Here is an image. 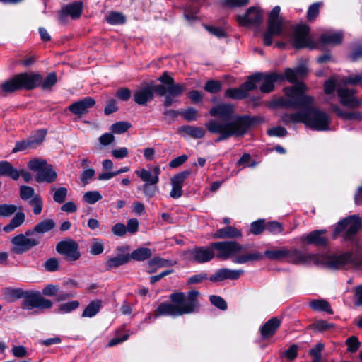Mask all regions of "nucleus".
Masks as SVG:
<instances>
[{
    "label": "nucleus",
    "mask_w": 362,
    "mask_h": 362,
    "mask_svg": "<svg viewBox=\"0 0 362 362\" xmlns=\"http://www.w3.org/2000/svg\"><path fill=\"white\" fill-rule=\"evenodd\" d=\"M242 235L241 231L233 226H226L216 230L214 238L226 239L236 238Z\"/></svg>",
    "instance_id": "28"
},
{
    "label": "nucleus",
    "mask_w": 362,
    "mask_h": 362,
    "mask_svg": "<svg viewBox=\"0 0 362 362\" xmlns=\"http://www.w3.org/2000/svg\"><path fill=\"white\" fill-rule=\"evenodd\" d=\"M286 259L296 264H315L332 269H339L350 265L356 269L362 270V254L353 255L351 252H345L339 255L320 256L305 253L297 249H287Z\"/></svg>",
    "instance_id": "2"
},
{
    "label": "nucleus",
    "mask_w": 362,
    "mask_h": 362,
    "mask_svg": "<svg viewBox=\"0 0 362 362\" xmlns=\"http://www.w3.org/2000/svg\"><path fill=\"white\" fill-rule=\"evenodd\" d=\"M152 255V252L148 247H139L132 251L129 255L130 259H132L136 261H144L149 259Z\"/></svg>",
    "instance_id": "31"
},
{
    "label": "nucleus",
    "mask_w": 362,
    "mask_h": 362,
    "mask_svg": "<svg viewBox=\"0 0 362 362\" xmlns=\"http://www.w3.org/2000/svg\"><path fill=\"white\" fill-rule=\"evenodd\" d=\"M101 307L102 301L100 300H93L86 306L81 316L83 317H92L100 311Z\"/></svg>",
    "instance_id": "33"
},
{
    "label": "nucleus",
    "mask_w": 362,
    "mask_h": 362,
    "mask_svg": "<svg viewBox=\"0 0 362 362\" xmlns=\"http://www.w3.org/2000/svg\"><path fill=\"white\" fill-rule=\"evenodd\" d=\"M321 3L316 2L311 4L307 12V19L308 21H314L319 14Z\"/></svg>",
    "instance_id": "54"
},
{
    "label": "nucleus",
    "mask_w": 362,
    "mask_h": 362,
    "mask_svg": "<svg viewBox=\"0 0 362 362\" xmlns=\"http://www.w3.org/2000/svg\"><path fill=\"white\" fill-rule=\"evenodd\" d=\"M80 305V303L78 300H72L68 303L61 304L59 306L58 311L60 313H69L76 309Z\"/></svg>",
    "instance_id": "49"
},
{
    "label": "nucleus",
    "mask_w": 362,
    "mask_h": 362,
    "mask_svg": "<svg viewBox=\"0 0 362 362\" xmlns=\"http://www.w3.org/2000/svg\"><path fill=\"white\" fill-rule=\"evenodd\" d=\"M154 87L146 86L136 90L134 93V100L139 105H146L154 97Z\"/></svg>",
    "instance_id": "23"
},
{
    "label": "nucleus",
    "mask_w": 362,
    "mask_h": 362,
    "mask_svg": "<svg viewBox=\"0 0 362 362\" xmlns=\"http://www.w3.org/2000/svg\"><path fill=\"white\" fill-rule=\"evenodd\" d=\"M7 290V293L11 296L16 299L23 298L21 308L24 310H30L34 308L49 309L53 305L52 300L44 298L40 291H24L19 288H8Z\"/></svg>",
    "instance_id": "8"
},
{
    "label": "nucleus",
    "mask_w": 362,
    "mask_h": 362,
    "mask_svg": "<svg viewBox=\"0 0 362 362\" xmlns=\"http://www.w3.org/2000/svg\"><path fill=\"white\" fill-rule=\"evenodd\" d=\"M281 121L286 125L303 123L313 130L326 131L329 129L331 118L325 111L313 107L312 103L305 106L303 110L282 114Z\"/></svg>",
    "instance_id": "4"
},
{
    "label": "nucleus",
    "mask_w": 362,
    "mask_h": 362,
    "mask_svg": "<svg viewBox=\"0 0 362 362\" xmlns=\"http://www.w3.org/2000/svg\"><path fill=\"white\" fill-rule=\"evenodd\" d=\"M310 28L306 25H298L296 27L292 37L291 42L294 47L297 49L317 47L316 42L313 41L308 35Z\"/></svg>",
    "instance_id": "13"
},
{
    "label": "nucleus",
    "mask_w": 362,
    "mask_h": 362,
    "mask_svg": "<svg viewBox=\"0 0 362 362\" xmlns=\"http://www.w3.org/2000/svg\"><path fill=\"white\" fill-rule=\"evenodd\" d=\"M344 81L345 83L354 85V86L362 85V75L361 74L349 75L344 78Z\"/></svg>",
    "instance_id": "64"
},
{
    "label": "nucleus",
    "mask_w": 362,
    "mask_h": 362,
    "mask_svg": "<svg viewBox=\"0 0 362 362\" xmlns=\"http://www.w3.org/2000/svg\"><path fill=\"white\" fill-rule=\"evenodd\" d=\"M263 256L259 252H253L247 255L235 256L233 258V262L235 264H245L250 261H258L262 259Z\"/></svg>",
    "instance_id": "34"
},
{
    "label": "nucleus",
    "mask_w": 362,
    "mask_h": 362,
    "mask_svg": "<svg viewBox=\"0 0 362 362\" xmlns=\"http://www.w3.org/2000/svg\"><path fill=\"white\" fill-rule=\"evenodd\" d=\"M222 83L219 81L209 80L204 85V90L210 93H217L221 91Z\"/></svg>",
    "instance_id": "47"
},
{
    "label": "nucleus",
    "mask_w": 362,
    "mask_h": 362,
    "mask_svg": "<svg viewBox=\"0 0 362 362\" xmlns=\"http://www.w3.org/2000/svg\"><path fill=\"white\" fill-rule=\"evenodd\" d=\"M136 174L141 178V180L146 183L150 185H156L158 182L159 178L157 176H153V173L144 168L141 170H136Z\"/></svg>",
    "instance_id": "36"
},
{
    "label": "nucleus",
    "mask_w": 362,
    "mask_h": 362,
    "mask_svg": "<svg viewBox=\"0 0 362 362\" xmlns=\"http://www.w3.org/2000/svg\"><path fill=\"white\" fill-rule=\"evenodd\" d=\"M238 21L243 26H259L262 22V13L257 8L250 7L245 15L238 16Z\"/></svg>",
    "instance_id": "18"
},
{
    "label": "nucleus",
    "mask_w": 362,
    "mask_h": 362,
    "mask_svg": "<svg viewBox=\"0 0 362 362\" xmlns=\"http://www.w3.org/2000/svg\"><path fill=\"white\" fill-rule=\"evenodd\" d=\"M101 199L102 195L98 191H88L83 195V200L89 204H94Z\"/></svg>",
    "instance_id": "51"
},
{
    "label": "nucleus",
    "mask_w": 362,
    "mask_h": 362,
    "mask_svg": "<svg viewBox=\"0 0 362 362\" xmlns=\"http://www.w3.org/2000/svg\"><path fill=\"white\" fill-rule=\"evenodd\" d=\"M211 303L221 310H226L228 308L226 300L218 296H211L209 298Z\"/></svg>",
    "instance_id": "58"
},
{
    "label": "nucleus",
    "mask_w": 362,
    "mask_h": 362,
    "mask_svg": "<svg viewBox=\"0 0 362 362\" xmlns=\"http://www.w3.org/2000/svg\"><path fill=\"white\" fill-rule=\"evenodd\" d=\"M56 226L53 219H45L31 228L19 233L11 239L10 251L14 255H23L38 246L42 235L52 230Z\"/></svg>",
    "instance_id": "5"
},
{
    "label": "nucleus",
    "mask_w": 362,
    "mask_h": 362,
    "mask_svg": "<svg viewBox=\"0 0 362 362\" xmlns=\"http://www.w3.org/2000/svg\"><path fill=\"white\" fill-rule=\"evenodd\" d=\"M28 203L33 207V212L34 214L39 215L42 212L43 200L39 194L29 200Z\"/></svg>",
    "instance_id": "44"
},
{
    "label": "nucleus",
    "mask_w": 362,
    "mask_h": 362,
    "mask_svg": "<svg viewBox=\"0 0 362 362\" xmlns=\"http://www.w3.org/2000/svg\"><path fill=\"white\" fill-rule=\"evenodd\" d=\"M28 166L31 170L37 173L35 177L37 182L52 183L57 178V172L45 160H31L28 162Z\"/></svg>",
    "instance_id": "9"
},
{
    "label": "nucleus",
    "mask_w": 362,
    "mask_h": 362,
    "mask_svg": "<svg viewBox=\"0 0 362 362\" xmlns=\"http://www.w3.org/2000/svg\"><path fill=\"white\" fill-rule=\"evenodd\" d=\"M280 7L276 6L269 13L268 19V27L264 33V44L270 46L273 42V37L281 34L283 30V23L279 19Z\"/></svg>",
    "instance_id": "12"
},
{
    "label": "nucleus",
    "mask_w": 362,
    "mask_h": 362,
    "mask_svg": "<svg viewBox=\"0 0 362 362\" xmlns=\"http://www.w3.org/2000/svg\"><path fill=\"white\" fill-rule=\"evenodd\" d=\"M225 96L234 100H241L247 96L245 90L241 86L235 88H228L225 92Z\"/></svg>",
    "instance_id": "42"
},
{
    "label": "nucleus",
    "mask_w": 362,
    "mask_h": 362,
    "mask_svg": "<svg viewBox=\"0 0 362 362\" xmlns=\"http://www.w3.org/2000/svg\"><path fill=\"white\" fill-rule=\"evenodd\" d=\"M95 104V100L93 98L86 97L71 104L68 107V110L75 115L81 116L86 114Z\"/></svg>",
    "instance_id": "21"
},
{
    "label": "nucleus",
    "mask_w": 362,
    "mask_h": 362,
    "mask_svg": "<svg viewBox=\"0 0 362 362\" xmlns=\"http://www.w3.org/2000/svg\"><path fill=\"white\" fill-rule=\"evenodd\" d=\"M57 76L56 73L51 72L48 74L45 79H43L42 76L41 75V81L39 86H41V88L43 90H50L57 83Z\"/></svg>",
    "instance_id": "40"
},
{
    "label": "nucleus",
    "mask_w": 362,
    "mask_h": 362,
    "mask_svg": "<svg viewBox=\"0 0 362 362\" xmlns=\"http://www.w3.org/2000/svg\"><path fill=\"white\" fill-rule=\"evenodd\" d=\"M83 9V4L80 1H74L62 8L59 12V21L64 23L68 16L72 18H78L81 16Z\"/></svg>",
    "instance_id": "20"
},
{
    "label": "nucleus",
    "mask_w": 362,
    "mask_h": 362,
    "mask_svg": "<svg viewBox=\"0 0 362 362\" xmlns=\"http://www.w3.org/2000/svg\"><path fill=\"white\" fill-rule=\"evenodd\" d=\"M346 344L348 346V351L351 353L356 352L360 346V342L355 336L349 337L346 341Z\"/></svg>",
    "instance_id": "61"
},
{
    "label": "nucleus",
    "mask_w": 362,
    "mask_h": 362,
    "mask_svg": "<svg viewBox=\"0 0 362 362\" xmlns=\"http://www.w3.org/2000/svg\"><path fill=\"white\" fill-rule=\"evenodd\" d=\"M327 230H315L308 234L303 235L301 241L308 245H313L316 247H325L328 243V239L324 236Z\"/></svg>",
    "instance_id": "19"
},
{
    "label": "nucleus",
    "mask_w": 362,
    "mask_h": 362,
    "mask_svg": "<svg viewBox=\"0 0 362 362\" xmlns=\"http://www.w3.org/2000/svg\"><path fill=\"white\" fill-rule=\"evenodd\" d=\"M191 170H186L175 175L170 180L172 185L178 186L182 188L184 181L190 175Z\"/></svg>",
    "instance_id": "43"
},
{
    "label": "nucleus",
    "mask_w": 362,
    "mask_h": 362,
    "mask_svg": "<svg viewBox=\"0 0 362 362\" xmlns=\"http://www.w3.org/2000/svg\"><path fill=\"white\" fill-rule=\"evenodd\" d=\"M130 260L129 254H122L118 255L116 257H111L107 259L106 262L107 269L110 270L112 269H115L122 266L123 264H127Z\"/></svg>",
    "instance_id": "29"
},
{
    "label": "nucleus",
    "mask_w": 362,
    "mask_h": 362,
    "mask_svg": "<svg viewBox=\"0 0 362 362\" xmlns=\"http://www.w3.org/2000/svg\"><path fill=\"white\" fill-rule=\"evenodd\" d=\"M287 254V249L286 247L274 248L267 250L264 252V255L272 260H281L286 259Z\"/></svg>",
    "instance_id": "35"
},
{
    "label": "nucleus",
    "mask_w": 362,
    "mask_h": 362,
    "mask_svg": "<svg viewBox=\"0 0 362 362\" xmlns=\"http://www.w3.org/2000/svg\"><path fill=\"white\" fill-rule=\"evenodd\" d=\"M330 109L335 112L337 116L346 120L362 121V113L358 111L346 112L342 110L338 105L330 104Z\"/></svg>",
    "instance_id": "25"
},
{
    "label": "nucleus",
    "mask_w": 362,
    "mask_h": 362,
    "mask_svg": "<svg viewBox=\"0 0 362 362\" xmlns=\"http://www.w3.org/2000/svg\"><path fill=\"white\" fill-rule=\"evenodd\" d=\"M95 174L93 168L84 170L80 175V179L83 185H87Z\"/></svg>",
    "instance_id": "62"
},
{
    "label": "nucleus",
    "mask_w": 362,
    "mask_h": 362,
    "mask_svg": "<svg viewBox=\"0 0 362 362\" xmlns=\"http://www.w3.org/2000/svg\"><path fill=\"white\" fill-rule=\"evenodd\" d=\"M35 148L33 141L30 140V139H27L25 140H22L21 141H18L16 144L15 147L12 150V153H15L18 151H22L24 150H26L28 148Z\"/></svg>",
    "instance_id": "52"
},
{
    "label": "nucleus",
    "mask_w": 362,
    "mask_h": 362,
    "mask_svg": "<svg viewBox=\"0 0 362 362\" xmlns=\"http://www.w3.org/2000/svg\"><path fill=\"white\" fill-rule=\"evenodd\" d=\"M131 127V124L128 122H117L112 124L111 131L117 134L126 132Z\"/></svg>",
    "instance_id": "46"
},
{
    "label": "nucleus",
    "mask_w": 362,
    "mask_h": 362,
    "mask_svg": "<svg viewBox=\"0 0 362 362\" xmlns=\"http://www.w3.org/2000/svg\"><path fill=\"white\" fill-rule=\"evenodd\" d=\"M211 245L218 252L216 257L221 259H228L243 250V246L235 241L215 242Z\"/></svg>",
    "instance_id": "14"
},
{
    "label": "nucleus",
    "mask_w": 362,
    "mask_h": 362,
    "mask_svg": "<svg viewBox=\"0 0 362 362\" xmlns=\"http://www.w3.org/2000/svg\"><path fill=\"white\" fill-rule=\"evenodd\" d=\"M18 207L14 204H0V216L9 217L15 214Z\"/></svg>",
    "instance_id": "50"
},
{
    "label": "nucleus",
    "mask_w": 362,
    "mask_h": 362,
    "mask_svg": "<svg viewBox=\"0 0 362 362\" xmlns=\"http://www.w3.org/2000/svg\"><path fill=\"white\" fill-rule=\"evenodd\" d=\"M37 195L38 194H35L34 188L30 186L21 185L19 187V197L23 201L28 202Z\"/></svg>",
    "instance_id": "41"
},
{
    "label": "nucleus",
    "mask_w": 362,
    "mask_h": 362,
    "mask_svg": "<svg viewBox=\"0 0 362 362\" xmlns=\"http://www.w3.org/2000/svg\"><path fill=\"white\" fill-rule=\"evenodd\" d=\"M305 86L303 83H297L292 87L284 88V93L288 98H281L277 100V105L281 107L303 110L305 106L313 103V98L304 94Z\"/></svg>",
    "instance_id": "7"
},
{
    "label": "nucleus",
    "mask_w": 362,
    "mask_h": 362,
    "mask_svg": "<svg viewBox=\"0 0 362 362\" xmlns=\"http://www.w3.org/2000/svg\"><path fill=\"white\" fill-rule=\"evenodd\" d=\"M57 252L67 261H76L81 257L78 244L74 240H62L56 245Z\"/></svg>",
    "instance_id": "15"
},
{
    "label": "nucleus",
    "mask_w": 362,
    "mask_h": 362,
    "mask_svg": "<svg viewBox=\"0 0 362 362\" xmlns=\"http://www.w3.org/2000/svg\"><path fill=\"white\" fill-rule=\"evenodd\" d=\"M261 74V81H263L260 90L263 93H270L274 90V83L284 80L282 74H277L276 72H272L268 74L263 73H257Z\"/></svg>",
    "instance_id": "22"
},
{
    "label": "nucleus",
    "mask_w": 362,
    "mask_h": 362,
    "mask_svg": "<svg viewBox=\"0 0 362 362\" xmlns=\"http://www.w3.org/2000/svg\"><path fill=\"white\" fill-rule=\"evenodd\" d=\"M337 95L340 103L347 107L357 108L362 104V100L356 95V90L346 87H341L337 89Z\"/></svg>",
    "instance_id": "17"
},
{
    "label": "nucleus",
    "mask_w": 362,
    "mask_h": 362,
    "mask_svg": "<svg viewBox=\"0 0 362 362\" xmlns=\"http://www.w3.org/2000/svg\"><path fill=\"white\" fill-rule=\"evenodd\" d=\"M343 39V35L340 32L325 33L320 35L319 40L316 42L317 45H339Z\"/></svg>",
    "instance_id": "26"
},
{
    "label": "nucleus",
    "mask_w": 362,
    "mask_h": 362,
    "mask_svg": "<svg viewBox=\"0 0 362 362\" xmlns=\"http://www.w3.org/2000/svg\"><path fill=\"white\" fill-rule=\"evenodd\" d=\"M310 329L314 331L324 332L334 327V325L329 323L325 320H317L310 325Z\"/></svg>",
    "instance_id": "45"
},
{
    "label": "nucleus",
    "mask_w": 362,
    "mask_h": 362,
    "mask_svg": "<svg viewBox=\"0 0 362 362\" xmlns=\"http://www.w3.org/2000/svg\"><path fill=\"white\" fill-rule=\"evenodd\" d=\"M265 227L266 230L273 234L280 233L284 230L282 224L277 221L265 222Z\"/></svg>",
    "instance_id": "55"
},
{
    "label": "nucleus",
    "mask_w": 362,
    "mask_h": 362,
    "mask_svg": "<svg viewBox=\"0 0 362 362\" xmlns=\"http://www.w3.org/2000/svg\"><path fill=\"white\" fill-rule=\"evenodd\" d=\"M267 134L272 136L281 137L287 135L288 132L284 127L278 126L268 129Z\"/></svg>",
    "instance_id": "63"
},
{
    "label": "nucleus",
    "mask_w": 362,
    "mask_h": 362,
    "mask_svg": "<svg viewBox=\"0 0 362 362\" xmlns=\"http://www.w3.org/2000/svg\"><path fill=\"white\" fill-rule=\"evenodd\" d=\"M47 134L46 129H39L36 132V133L30 136L29 139L33 141V144L35 148L37 146L40 145L44 141L45 136Z\"/></svg>",
    "instance_id": "57"
},
{
    "label": "nucleus",
    "mask_w": 362,
    "mask_h": 362,
    "mask_svg": "<svg viewBox=\"0 0 362 362\" xmlns=\"http://www.w3.org/2000/svg\"><path fill=\"white\" fill-rule=\"evenodd\" d=\"M41 81V74L35 73H21L0 85L1 92L4 95L17 90H33L39 86Z\"/></svg>",
    "instance_id": "6"
},
{
    "label": "nucleus",
    "mask_w": 362,
    "mask_h": 362,
    "mask_svg": "<svg viewBox=\"0 0 362 362\" xmlns=\"http://www.w3.org/2000/svg\"><path fill=\"white\" fill-rule=\"evenodd\" d=\"M17 168L7 160L0 161V176L9 177L13 180L19 179V175Z\"/></svg>",
    "instance_id": "27"
},
{
    "label": "nucleus",
    "mask_w": 362,
    "mask_h": 362,
    "mask_svg": "<svg viewBox=\"0 0 362 362\" xmlns=\"http://www.w3.org/2000/svg\"><path fill=\"white\" fill-rule=\"evenodd\" d=\"M361 227V219L356 215L346 217L338 222L332 237L336 238L342 231L347 229L344 235L346 240H352Z\"/></svg>",
    "instance_id": "10"
},
{
    "label": "nucleus",
    "mask_w": 362,
    "mask_h": 362,
    "mask_svg": "<svg viewBox=\"0 0 362 362\" xmlns=\"http://www.w3.org/2000/svg\"><path fill=\"white\" fill-rule=\"evenodd\" d=\"M106 20L111 25H118L125 22V17L120 13L111 12L107 16Z\"/></svg>",
    "instance_id": "48"
},
{
    "label": "nucleus",
    "mask_w": 362,
    "mask_h": 362,
    "mask_svg": "<svg viewBox=\"0 0 362 362\" xmlns=\"http://www.w3.org/2000/svg\"><path fill=\"white\" fill-rule=\"evenodd\" d=\"M182 131L194 139H201L205 135V130L199 127L186 125L182 127Z\"/></svg>",
    "instance_id": "37"
},
{
    "label": "nucleus",
    "mask_w": 362,
    "mask_h": 362,
    "mask_svg": "<svg viewBox=\"0 0 362 362\" xmlns=\"http://www.w3.org/2000/svg\"><path fill=\"white\" fill-rule=\"evenodd\" d=\"M158 81L162 84L154 86V90L158 95L169 93L171 95L180 96L186 90L185 84L175 83L174 79L166 71L158 78Z\"/></svg>",
    "instance_id": "11"
},
{
    "label": "nucleus",
    "mask_w": 362,
    "mask_h": 362,
    "mask_svg": "<svg viewBox=\"0 0 362 362\" xmlns=\"http://www.w3.org/2000/svg\"><path fill=\"white\" fill-rule=\"evenodd\" d=\"M68 190L64 187H61L57 189L53 195V199L58 204L63 203L66 197Z\"/></svg>",
    "instance_id": "56"
},
{
    "label": "nucleus",
    "mask_w": 362,
    "mask_h": 362,
    "mask_svg": "<svg viewBox=\"0 0 362 362\" xmlns=\"http://www.w3.org/2000/svg\"><path fill=\"white\" fill-rule=\"evenodd\" d=\"M261 74H255L251 76H250L247 81L243 83L240 86L243 90H245V93L248 94V92L257 88V83L261 81Z\"/></svg>",
    "instance_id": "38"
},
{
    "label": "nucleus",
    "mask_w": 362,
    "mask_h": 362,
    "mask_svg": "<svg viewBox=\"0 0 362 362\" xmlns=\"http://www.w3.org/2000/svg\"><path fill=\"white\" fill-rule=\"evenodd\" d=\"M148 267L151 269L150 273L156 272L158 268L164 267L171 265L170 262L168 259H163L160 257H154L148 262Z\"/></svg>",
    "instance_id": "39"
},
{
    "label": "nucleus",
    "mask_w": 362,
    "mask_h": 362,
    "mask_svg": "<svg viewBox=\"0 0 362 362\" xmlns=\"http://www.w3.org/2000/svg\"><path fill=\"white\" fill-rule=\"evenodd\" d=\"M44 267L47 272H56L59 269V260L55 257L49 258L45 262Z\"/></svg>",
    "instance_id": "59"
},
{
    "label": "nucleus",
    "mask_w": 362,
    "mask_h": 362,
    "mask_svg": "<svg viewBox=\"0 0 362 362\" xmlns=\"http://www.w3.org/2000/svg\"><path fill=\"white\" fill-rule=\"evenodd\" d=\"M104 250V245L101 240L94 239L90 247V252L93 255L101 254Z\"/></svg>",
    "instance_id": "60"
},
{
    "label": "nucleus",
    "mask_w": 362,
    "mask_h": 362,
    "mask_svg": "<svg viewBox=\"0 0 362 362\" xmlns=\"http://www.w3.org/2000/svg\"><path fill=\"white\" fill-rule=\"evenodd\" d=\"M310 307L315 311H324L329 314H333V310L328 301L322 299L313 300L309 303Z\"/></svg>",
    "instance_id": "32"
},
{
    "label": "nucleus",
    "mask_w": 362,
    "mask_h": 362,
    "mask_svg": "<svg viewBox=\"0 0 362 362\" xmlns=\"http://www.w3.org/2000/svg\"><path fill=\"white\" fill-rule=\"evenodd\" d=\"M25 219V214L22 211L17 212L15 216L11 219L9 223L4 226L3 230L6 233H10L15 228L21 226Z\"/></svg>",
    "instance_id": "30"
},
{
    "label": "nucleus",
    "mask_w": 362,
    "mask_h": 362,
    "mask_svg": "<svg viewBox=\"0 0 362 362\" xmlns=\"http://www.w3.org/2000/svg\"><path fill=\"white\" fill-rule=\"evenodd\" d=\"M233 105L229 104H221L210 110L211 116L219 117L206 123V127L211 133L219 134L216 142L226 140L233 136H243L250 127L263 121L259 117L233 116Z\"/></svg>",
    "instance_id": "1"
},
{
    "label": "nucleus",
    "mask_w": 362,
    "mask_h": 362,
    "mask_svg": "<svg viewBox=\"0 0 362 362\" xmlns=\"http://www.w3.org/2000/svg\"><path fill=\"white\" fill-rule=\"evenodd\" d=\"M281 325V320L277 317H273L267 321L260 328V334L264 339L271 338Z\"/></svg>",
    "instance_id": "24"
},
{
    "label": "nucleus",
    "mask_w": 362,
    "mask_h": 362,
    "mask_svg": "<svg viewBox=\"0 0 362 362\" xmlns=\"http://www.w3.org/2000/svg\"><path fill=\"white\" fill-rule=\"evenodd\" d=\"M265 228L264 219H259L251 223L250 232L254 235H259L266 230Z\"/></svg>",
    "instance_id": "53"
},
{
    "label": "nucleus",
    "mask_w": 362,
    "mask_h": 362,
    "mask_svg": "<svg viewBox=\"0 0 362 362\" xmlns=\"http://www.w3.org/2000/svg\"><path fill=\"white\" fill-rule=\"evenodd\" d=\"M214 250L211 245L209 247L197 246L188 250V258L198 264L209 262L215 257Z\"/></svg>",
    "instance_id": "16"
},
{
    "label": "nucleus",
    "mask_w": 362,
    "mask_h": 362,
    "mask_svg": "<svg viewBox=\"0 0 362 362\" xmlns=\"http://www.w3.org/2000/svg\"><path fill=\"white\" fill-rule=\"evenodd\" d=\"M199 292L192 290L187 293L174 292L169 296L170 303H161L154 311L155 317L163 315L178 317L199 311L200 305L198 297Z\"/></svg>",
    "instance_id": "3"
}]
</instances>
